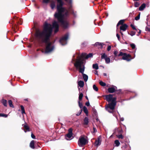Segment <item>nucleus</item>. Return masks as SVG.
Here are the masks:
<instances>
[{
  "instance_id": "1",
  "label": "nucleus",
  "mask_w": 150,
  "mask_h": 150,
  "mask_svg": "<svg viewBox=\"0 0 150 150\" xmlns=\"http://www.w3.org/2000/svg\"><path fill=\"white\" fill-rule=\"evenodd\" d=\"M59 25L57 22L54 21L52 25L45 23L44 29L42 31H37L35 34L36 39L40 42L45 43L46 44V47L44 51L42 52L47 53L52 52L54 49L52 43L49 41V38L51 35L53 29L54 32L57 33L59 30Z\"/></svg>"
},
{
  "instance_id": "2",
  "label": "nucleus",
  "mask_w": 150,
  "mask_h": 150,
  "mask_svg": "<svg viewBox=\"0 0 150 150\" xmlns=\"http://www.w3.org/2000/svg\"><path fill=\"white\" fill-rule=\"evenodd\" d=\"M65 0L71 5L72 0ZM57 1V9L58 12L55 13L54 17L57 19L59 22L61 23L62 26L64 28H66L68 25V22L66 20L67 17L68 15V11L65 8L62 7L64 3L62 0Z\"/></svg>"
},
{
  "instance_id": "3",
  "label": "nucleus",
  "mask_w": 150,
  "mask_h": 150,
  "mask_svg": "<svg viewBox=\"0 0 150 150\" xmlns=\"http://www.w3.org/2000/svg\"><path fill=\"white\" fill-rule=\"evenodd\" d=\"M105 99L108 102H111L107 105L105 107L106 110L110 113L113 112L114 110L116 104L115 101L116 98L113 97V95L109 94L108 95H105Z\"/></svg>"
},
{
  "instance_id": "4",
  "label": "nucleus",
  "mask_w": 150,
  "mask_h": 150,
  "mask_svg": "<svg viewBox=\"0 0 150 150\" xmlns=\"http://www.w3.org/2000/svg\"><path fill=\"white\" fill-rule=\"evenodd\" d=\"M74 65L77 69L79 70V72L82 74L84 81L86 82L87 81L88 77L87 75L83 73L85 70V67L84 64H83L82 60L81 59H78L74 63Z\"/></svg>"
},
{
  "instance_id": "5",
  "label": "nucleus",
  "mask_w": 150,
  "mask_h": 150,
  "mask_svg": "<svg viewBox=\"0 0 150 150\" xmlns=\"http://www.w3.org/2000/svg\"><path fill=\"white\" fill-rule=\"evenodd\" d=\"M92 56L93 54L91 53H89L88 54H86V53H83L82 54L81 56L80 57L78 58H78L76 59V62L78 59H81L83 63L84 59H87L89 57H92Z\"/></svg>"
},
{
  "instance_id": "6",
  "label": "nucleus",
  "mask_w": 150,
  "mask_h": 150,
  "mask_svg": "<svg viewBox=\"0 0 150 150\" xmlns=\"http://www.w3.org/2000/svg\"><path fill=\"white\" fill-rule=\"evenodd\" d=\"M87 142V140L84 137H81L79 139L78 144L81 147L85 145Z\"/></svg>"
},
{
  "instance_id": "7",
  "label": "nucleus",
  "mask_w": 150,
  "mask_h": 150,
  "mask_svg": "<svg viewBox=\"0 0 150 150\" xmlns=\"http://www.w3.org/2000/svg\"><path fill=\"white\" fill-rule=\"evenodd\" d=\"M68 38V35L66 34L59 40V42L62 45H66L67 43V40Z\"/></svg>"
},
{
  "instance_id": "8",
  "label": "nucleus",
  "mask_w": 150,
  "mask_h": 150,
  "mask_svg": "<svg viewBox=\"0 0 150 150\" xmlns=\"http://www.w3.org/2000/svg\"><path fill=\"white\" fill-rule=\"evenodd\" d=\"M101 59H104L105 60V63L107 64H109L110 62V59L109 57H108L107 55L105 53L101 54Z\"/></svg>"
},
{
  "instance_id": "9",
  "label": "nucleus",
  "mask_w": 150,
  "mask_h": 150,
  "mask_svg": "<svg viewBox=\"0 0 150 150\" xmlns=\"http://www.w3.org/2000/svg\"><path fill=\"white\" fill-rule=\"evenodd\" d=\"M127 25L125 24H122L121 26H120V33H121L122 35H123V34L122 33L121 31L122 30L123 31H125L127 30Z\"/></svg>"
},
{
  "instance_id": "10",
  "label": "nucleus",
  "mask_w": 150,
  "mask_h": 150,
  "mask_svg": "<svg viewBox=\"0 0 150 150\" xmlns=\"http://www.w3.org/2000/svg\"><path fill=\"white\" fill-rule=\"evenodd\" d=\"M130 58L131 56L129 54H127L125 53L124 56H123L122 59L129 61L131 59Z\"/></svg>"
},
{
  "instance_id": "11",
  "label": "nucleus",
  "mask_w": 150,
  "mask_h": 150,
  "mask_svg": "<svg viewBox=\"0 0 150 150\" xmlns=\"http://www.w3.org/2000/svg\"><path fill=\"white\" fill-rule=\"evenodd\" d=\"M72 136V129L70 128L69 129V133L67 135L66 139L67 140H69Z\"/></svg>"
},
{
  "instance_id": "12",
  "label": "nucleus",
  "mask_w": 150,
  "mask_h": 150,
  "mask_svg": "<svg viewBox=\"0 0 150 150\" xmlns=\"http://www.w3.org/2000/svg\"><path fill=\"white\" fill-rule=\"evenodd\" d=\"M117 88V87L116 86H113L111 87L108 88V90L109 93H113L116 90Z\"/></svg>"
},
{
  "instance_id": "13",
  "label": "nucleus",
  "mask_w": 150,
  "mask_h": 150,
  "mask_svg": "<svg viewBox=\"0 0 150 150\" xmlns=\"http://www.w3.org/2000/svg\"><path fill=\"white\" fill-rule=\"evenodd\" d=\"M101 140L100 137H98V139L96 140L95 143V145L96 147H98V146L100 145L101 144Z\"/></svg>"
},
{
  "instance_id": "14",
  "label": "nucleus",
  "mask_w": 150,
  "mask_h": 150,
  "mask_svg": "<svg viewBox=\"0 0 150 150\" xmlns=\"http://www.w3.org/2000/svg\"><path fill=\"white\" fill-rule=\"evenodd\" d=\"M104 45V44L103 43L97 42L95 44V45L96 46H100V47H99L102 48H103V46Z\"/></svg>"
},
{
  "instance_id": "15",
  "label": "nucleus",
  "mask_w": 150,
  "mask_h": 150,
  "mask_svg": "<svg viewBox=\"0 0 150 150\" xmlns=\"http://www.w3.org/2000/svg\"><path fill=\"white\" fill-rule=\"evenodd\" d=\"M24 132H26L27 131H29V127L26 125V124L24 125Z\"/></svg>"
},
{
  "instance_id": "16",
  "label": "nucleus",
  "mask_w": 150,
  "mask_h": 150,
  "mask_svg": "<svg viewBox=\"0 0 150 150\" xmlns=\"http://www.w3.org/2000/svg\"><path fill=\"white\" fill-rule=\"evenodd\" d=\"M35 141L34 140L32 141L30 144V146L31 148L33 149L35 148L34 143Z\"/></svg>"
},
{
  "instance_id": "17",
  "label": "nucleus",
  "mask_w": 150,
  "mask_h": 150,
  "mask_svg": "<svg viewBox=\"0 0 150 150\" xmlns=\"http://www.w3.org/2000/svg\"><path fill=\"white\" fill-rule=\"evenodd\" d=\"M78 85L81 87H82L84 85V83L83 81H80L78 82Z\"/></svg>"
},
{
  "instance_id": "18",
  "label": "nucleus",
  "mask_w": 150,
  "mask_h": 150,
  "mask_svg": "<svg viewBox=\"0 0 150 150\" xmlns=\"http://www.w3.org/2000/svg\"><path fill=\"white\" fill-rule=\"evenodd\" d=\"M146 7V5L145 4H142L141 6L139 8V11H142L144 10Z\"/></svg>"
},
{
  "instance_id": "19",
  "label": "nucleus",
  "mask_w": 150,
  "mask_h": 150,
  "mask_svg": "<svg viewBox=\"0 0 150 150\" xmlns=\"http://www.w3.org/2000/svg\"><path fill=\"white\" fill-rule=\"evenodd\" d=\"M84 124L87 125L88 123V119L87 117H85L84 120Z\"/></svg>"
},
{
  "instance_id": "20",
  "label": "nucleus",
  "mask_w": 150,
  "mask_h": 150,
  "mask_svg": "<svg viewBox=\"0 0 150 150\" xmlns=\"http://www.w3.org/2000/svg\"><path fill=\"white\" fill-rule=\"evenodd\" d=\"M83 111L84 112L86 113L87 116L88 115V109L85 106H84L83 108Z\"/></svg>"
},
{
  "instance_id": "21",
  "label": "nucleus",
  "mask_w": 150,
  "mask_h": 150,
  "mask_svg": "<svg viewBox=\"0 0 150 150\" xmlns=\"http://www.w3.org/2000/svg\"><path fill=\"white\" fill-rule=\"evenodd\" d=\"M93 69H98L99 68L98 64H93Z\"/></svg>"
},
{
  "instance_id": "22",
  "label": "nucleus",
  "mask_w": 150,
  "mask_h": 150,
  "mask_svg": "<svg viewBox=\"0 0 150 150\" xmlns=\"http://www.w3.org/2000/svg\"><path fill=\"white\" fill-rule=\"evenodd\" d=\"M124 20H120L117 25V26H118L119 25L122 24V25L124 23Z\"/></svg>"
},
{
  "instance_id": "23",
  "label": "nucleus",
  "mask_w": 150,
  "mask_h": 150,
  "mask_svg": "<svg viewBox=\"0 0 150 150\" xmlns=\"http://www.w3.org/2000/svg\"><path fill=\"white\" fill-rule=\"evenodd\" d=\"M55 6V3L54 2H51L50 5V6L52 9H53Z\"/></svg>"
},
{
  "instance_id": "24",
  "label": "nucleus",
  "mask_w": 150,
  "mask_h": 150,
  "mask_svg": "<svg viewBox=\"0 0 150 150\" xmlns=\"http://www.w3.org/2000/svg\"><path fill=\"white\" fill-rule=\"evenodd\" d=\"M2 103L5 106H7V101L5 99H2L1 101Z\"/></svg>"
},
{
  "instance_id": "25",
  "label": "nucleus",
  "mask_w": 150,
  "mask_h": 150,
  "mask_svg": "<svg viewBox=\"0 0 150 150\" xmlns=\"http://www.w3.org/2000/svg\"><path fill=\"white\" fill-rule=\"evenodd\" d=\"M115 144L116 146H119L120 143L118 140H116L115 141Z\"/></svg>"
},
{
  "instance_id": "26",
  "label": "nucleus",
  "mask_w": 150,
  "mask_h": 150,
  "mask_svg": "<svg viewBox=\"0 0 150 150\" xmlns=\"http://www.w3.org/2000/svg\"><path fill=\"white\" fill-rule=\"evenodd\" d=\"M83 95L82 93H80L79 96V101L81 100L83 97Z\"/></svg>"
},
{
  "instance_id": "27",
  "label": "nucleus",
  "mask_w": 150,
  "mask_h": 150,
  "mask_svg": "<svg viewBox=\"0 0 150 150\" xmlns=\"http://www.w3.org/2000/svg\"><path fill=\"white\" fill-rule=\"evenodd\" d=\"M21 108L22 111V114H25V112L24 110V108L23 106V105L21 106Z\"/></svg>"
},
{
  "instance_id": "28",
  "label": "nucleus",
  "mask_w": 150,
  "mask_h": 150,
  "mask_svg": "<svg viewBox=\"0 0 150 150\" xmlns=\"http://www.w3.org/2000/svg\"><path fill=\"white\" fill-rule=\"evenodd\" d=\"M8 104L9 105L10 107L13 108L14 106L12 104V103L11 100H9L8 101Z\"/></svg>"
},
{
  "instance_id": "29",
  "label": "nucleus",
  "mask_w": 150,
  "mask_h": 150,
  "mask_svg": "<svg viewBox=\"0 0 150 150\" xmlns=\"http://www.w3.org/2000/svg\"><path fill=\"white\" fill-rule=\"evenodd\" d=\"M99 84L101 86H105V85H106L105 83L103 82L102 81H100Z\"/></svg>"
},
{
  "instance_id": "30",
  "label": "nucleus",
  "mask_w": 150,
  "mask_h": 150,
  "mask_svg": "<svg viewBox=\"0 0 150 150\" xmlns=\"http://www.w3.org/2000/svg\"><path fill=\"white\" fill-rule=\"evenodd\" d=\"M117 136L119 139H122L124 138V137L122 134L117 135Z\"/></svg>"
},
{
  "instance_id": "31",
  "label": "nucleus",
  "mask_w": 150,
  "mask_h": 150,
  "mask_svg": "<svg viewBox=\"0 0 150 150\" xmlns=\"http://www.w3.org/2000/svg\"><path fill=\"white\" fill-rule=\"evenodd\" d=\"M93 89L96 91H97L98 90V87L96 86L95 85H94L93 86Z\"/></svg>"
},
{
  "instance_id": "32",
  "label": "nucleus",
  "mask_w": 150,
  "mask_h": 150,
  "mask_svg": "<svg viewBox=\"0 0 150 150\" xmlns=\"http://www.w3.org/2000/svg\"><path fill=\"white\" fill-rule=\"evenodd\" d=\"M6 117L8 116V115L3 113H0V117Z\"/></svg>"
},
{
  "instance_id": "33",
  "label": "nucleus",
  "mask_w": 150,
  "mask_h": 150,
  "mask_svg": "<svg viewBox=\"0 0 150 150\" xmlns=\"http://www.w3.org/2000/svg\"><path fill=\"white\" fill-rule=\"evenodd\" d=\"M140 13H139L137 16L135 17V19L136 21L139 20L140 18Z\"/></svg>"
},
{
  "instance_id": "34",
  "label": "nucleus",
  "mask_w": 150,
  "mask_h": 150,
  "mask_svg": "<svg viewBox=\"0 0 150 150\" xmlns=\"http://www.w3.org/2000/svg\"><path fill=\"white\" fill-rule=\"evenodd\" d=\"M139 6V4L137 2H135L134 3V6L136 7H137Z\"/></svg>"
},
{
  "instance_id": "35",
  "label": "nucleus",
  "mask_w": 150,
  "mask_h": 150,
  "mask_svg": "<svg viewBox=\"0 0 150 150\" xmlns=\"http://www.w3.org/2000/svg\"><path fill=\"white\" fill-rule=\"evenodd\" d=\"M130 46L132 49H134L135 47V45L134 43H132L130 44Z\"/></svg>"
},
{
  "instance_id": "36",
  "label": "nucleus",
  "mask_w": 150,
  "mask_h": 150,
  "mask_svg": "<svg viewBox=\"0 0 150 150\" xmlns=\"http://www.w3.org/2000/svg\"><path fill=\"white\" fill-rule=\"evenodd\" d=\"M125 53H124L122 52H120L119 54L118 55V57H120V56H123L125 54Z\"/></svg>"
},
{
  "instance_id": "37",
  "label": "nucleus",
  "mask_w": 150,
  "mask_h": 150,
  "mask_svg": "<svg viewBox=\"0 0 150 150\" xmlns=\"http://www.w3.org/2000/svg\"><path fill=\"white\" fill-rule=\"evenodd\" d=\"M78 103L80 108H82L83 107V105L82 103L80 102V101H78Z\"/></svg>"
},
{
  "instance_id": "38",
  "label": "nucleus",
  "mask_w": 150,
  "mask_h": 150,
  "mask_svg": "<svg viewBox=\"0 0 150 150\" xmlns=\"http://www.w3.org/2000/svg\"><path fill=\"white\" fill-rule=\"evenodd\" d=\"M129 34L132 36H133L135 34V33L133 31H131Z\"/></svg>"
},
{
  "instance_id": "39",
  "label": "nucleus",
  "mask_w": 150,
  "mask_h": 150,
  "mask_svg": "<svg viewBox=\"0 0 150 150\" xmlns=\"http://www.w3.org/2000/svg\"><path fill=\"white\" fill-rule=\"evenodd\" d=\"M111 49V46L110 45H109L108 46L107 50L109 51Z\"/></svg>"
},
{
  "instance_id": "40",
  "label": "nucleus",
  "mask_w": 150,
  "mask_h": 150,
  "mask_svg": "<svg viewBox=\"0 0 150 150\" xmlns=\"http://www.w3.org/2000/svg\"><path fill=\"white\" fill-rule=\"evenodd\" d=\"M82 111V110H81L80 111H79V112H78L77 114H76V115L77 116H79L81 114Z\"/></svg>"
},
{
  "instance_id": "41",
  "label": "nucleus",
  "mask_w": 150,
  "mask_h": 150,
  "mask_svg": "<svg viewBox=\"0 0 150 150\" xmlns=\"http://www.w3.org/2000/svg\"><path fill=\"white\" fill-rule=\"evenodd\" d=\"M31 137L33 139H35V136L32 133L31 134Z\"/></svg>"
},
{
  "instance_id": "42",
  "label": "nucleus",
  "mask_w": 150,
  "mask_h": 150,
  "mask_svg": "<svg viewBox=\"0 0 150 150\" xmlns=\"http://www.w3.org/2000/svg\"><path fill=\"white\" fill-rule=\"evenodd\" d=\"M118 52L117 51H115L114 52V54L115 56H117V54Z\"/></svg>"
},
{
  "instance_id": "43",
  "label": "nucleus",
  "mask_w": 150,
  "mask_h": 150,
  "mask_svg": "<svg viewBox=\"0 0 150 150\" xmlns=\"http://www.w3.org/2000/svg\"><path fill=\"white\" fill-rule=\"evenodd\" d=\"M49 1V0H43V3H47Z\"/></svg>"
},
{
  "instance_id": "44",
  "label": "nucleus",
  "mask_w": 150,
  "mask_h": 150,
  "mask_svg": "<svg viewBox=\"0 0 150 150\" xmlns=\"http://www.w3.org/2000/svg\"><path fill=\"white\" fill-rule=\"evenodd\" d=\"M131 26L132 27V28H133V29L137 30L135 26L134 25H132V24H131Z\"/></svg>"
},
{
  "instance_id": "45",
  "label": "nucleus",
  "mask_w": 150,
  "mask_h": 150,
  "mask_svg": "<svg viewBox=\"0 0 150 150\" xmlns=\"http://www.w3.org/2000/svg\"><path fill=\"white\" fill-rule=\"evenodd\" d=\"M116 36L117 37L118 40H120V35L118 34V33L117 34H116Z\"/></svg>"
},
{
  "instance_id": "46",
  "label": "nucleus",
  "mask_w": 150,
  "mask_h": 150,
  "mask_svg": "<svg viewBox=\"0 0 150 150\" xmlns=\"http://www.w3.org/2000/svg\"><path fill=\"white\" fill-rule=\"evenodd\" d=\"M146 31H150V29L148 27H146Z\"/></svg>"
},
{
  "instance_id": "47",
  "label": "nucleus",
  "mask_w": 150,
  "mask_h": 150,
  "mask_svg": "<svg viewBox=\"0 0 150 150\" xmlns=\"http://www.w3.org/2000/svg\"><path fill=\"white\" fill-rule=\"evenodd\" d=\"M86 105L87 106H88L90 105V103L89 102H86Z\"/></svg>"
},
{
  "instance_id": "48",
  "label": "nucleus",
  "mask_w": 150,
  "mask_h": 150,
  "mask_svg": "<svg viewBox=\"0 0 150 150\" xmlns=\"http://www.w3.org/2000/svg\"><path fill=\"white\" fill-rule=\"evenodd\" d=\"M95 74H96V75H98V71H95Z\"/></svg>"
},
{
  "instance_id": "49",
  "label": "nucleus",
  "mask_w": 150,
  "mask_h": 150,
  "mask_svg": "<svg viewBox=\"0 0 150 150\" xmlns=\"http://www.w3.org/2000/svg\"><path fill=\"white\" fill-rule=\"evenodd\" d=\"M120 120L121 121H123L124 120V118L123 117L120 118Z\"/></svg>"
},
{
  "instance_id": "50",
  "label": "nucleus",
  "mask_w": 150,
  "mask_h": 150,
  "mask_svg": "<svg viewBox=\"0 0 150 150\" xmlns=\"http://www.w3.org/2000/svg\"><path fill=\"white\" fill-rule=\"evenodd\" d=\"M93 130L94 132H96L97 131L96 129H95L94 127H93Z\"/></svg>"
},
{
  "instance_id": "51",
  "label": "nucleus",
  "mask_w": 150,
  "mask_h": 150,
  "mask_svg": "<svg viewBox=\"0 0 150 150\" xmlns=\"http://www.w3.org/2000/svg\"><path fill=\"white\" fill-rule=\"evenodd\" d=\"M122 132V130H120V131H119L118 133L119 134L121 133Z\"/></svg>"
},
{
  "instance_id": "52",
  "label": "nucleus",
  "mask_w": 150,
  "mask_h": 150,
  "mask_svg": "<svg viewBox=\"0 0 150 150\" xmlns=\"http://www.w3.org/2000/svg\"><path fill=\"white\" fill-rule=\"evenodd\" d=\"M72 13L73 14V15H74V16H75V13H74V12L73 11H72Z\"/></svg>"
},
{
  "instance_id": "53",
  "label": "nucleus",
  "mask_w": 150,
  "mask_h": 150,
  "mask_svg": "<svg viewBox=\"0 0 150 150\" xmlns=\"http://www.w3.org/2000/svg\"><path fill=\"white\" fill-rule=\"evenodd\" d=\"M141 30H139V31L138 32V33L139 34H140V33H141Z\"/></svg>"
},
{
  "instance_id": "54",
  "label": "nucleus",
  "mask_w": 150,
  "mask_h": 150,
  "mask_svg": "<svg viewBox=\"0 0 150 150\" xmlns=\"http://www.w3.org/2000/svg\"><path fill=\"white\" fill-rule=\"evenodd\" d=\"M103 75L105 76H107V74L106 73H104Z\"/></svg>"
},
{
  "instance_id": "55",
  "label": "nucleus",
  "mask_w": 150,
  "mask_h": 150,
  "mask_svg": "<svg viewBox=\"0 0 150 150\" xmlns=\"http://www.w3.org/2000/svg\"><path fill=\"white\" fill-rule=\"evenodd\" d=\"M75 57V55H74L73 56V57Z\"/></svg>"
}]
</instances>
